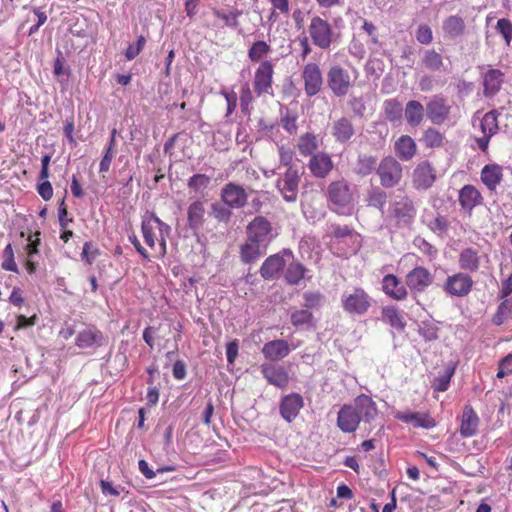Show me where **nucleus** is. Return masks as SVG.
Listing matches in <instances>:
<instances>
[{
    "label": "nucleus",
    "mask_w": 512,
    "mask_h": 512,
    "mask_svg": "<svg viewBox=\"0 0 512 512\" xmlns=\"http://www.w3.org/2000/svg\"><path fill=\"white\" fill-rule=\"evenodd\" d=\"M304 407V399L299 393L292 392L281 397L279 402V413L287 422L292 423Z\"/></svg>",
    "instance_id": "nucleus-16"
},
{
    "label": "nucleus",
    "mask_w": 512,
    "mask_h": 512,
    "mask_svg": "<svg viewBox=\"0 0 512 512\" xmlns=\"http://www.w3.org/2000/svg\"><path fill=\"white\" fill-rule=\"evenodd\" d=\"M153 216V212L146 211L142 216L141 222V231L144 238L145 243L153 248L155 246V233L154 230L156 228V223L151 219Z\"/></svg>",
    "instance_id": "nucleus-40"
},
{
    "label": "nucleus",
    "mask_w": 512,
    "mask_h": 512,
    "mask_svg": "<svg viewBox=\"0 0 512 512\" xmlns=\"http://www.w3.org/2000/svg\"><path fill=\"white\" fill-rule=\"evenodd\" d=\"M205 207L204 202L195 200L187 208V225L190 230L197 233L204 224Z\"/></svg>",
    "instance_id": "nucleus-26"
},
{
    "label": "nucleus",
    "mask_w": 512,
    "mask_h": 512,
    "mask_svg": "<svg viewBox=\"0 0 512 512\" xmlns=\"http://www.w3.org/2000/svg\"><path fill=\"white\" fill-rule=\"evenodd\" d=\"M433 282V276L428 269L417 266L406 275V284L414 293H422Z\"/></svg>",
    "instance_id": "nucleus-19"
},
{
    "label": "nucleus",
    "mask_w": 512,
    "mask_h": 512,
    "mask_svg": "<svg viewBox=\"0 0 512 512\" xmlns=\"http://www.w3.org/2000/svg\"><path fill=\"white\" fill-rule=\"evenodd\" d=\"M378 415L374 400L366 395H358L353 403L344 404L337 413V427L343 433H354L361 421L370 424Z\"/></svg>",
    "instance_id": "nucleus-1"
},
{
    "label": "nucleus",
    "mask_w": 512,
    "mask_h": 512,
    "mask_svg": "<svg viewBox=\"0 0 512 512\" xmlns=\"http://www.w3.org/2000/svg\"><path fill=\"white\" fill-rule=\"evenodd\" d=\"M261 373L266 381L279 389H286L290 377L288 371L281 365L272 363H263L260 366Z\"/></svg>",
    "instance_id": "nucleus-17"
},
{
    "label": "nucleus",
    "mask_w": 512,
    "mask_h": 512,
    "mask_svg": "<svg viewBox=\"0 0 512 512\" xmlns=\"http://www.w3.org/2000/svg\"><path fill=\"white\" fill-rule=\"evenodd\" d=\"M412 426L414 428L431 429L436 426L435 420L428 414L415 412Z\"/></svg>",
    "instance_id": "nucleus-61"
},
{
    "label": "nucleus",
    "mask_w": 512,
    "mask_h": 512,
    "mask_svg": "<svg viewBox=\"0 0 512 512\" xmlns=\"http://www.w3.org/2000/svg\"><path fill=\"white\" fill-rule=\"evenodd\" d=\"M473 284V279L469 274L459 272L447 277L443 290L451 296L464 297L471 292Z\"/></svg>",
    "instance_id": "nucleus-12"
},
{
    "label": "nucleus",
    "mask_w": 512,
    "mask_h": 512,
    "mask_svg": "<svg viewBox=\"0 0 512 512\" xmlns=\"http://www.w3.org/2000/svg\"><path fill=\"white\" fill-rule=\"evenodd\" d=\"M414 244L423 254L427 255L430 259L436 258L438 253L437 249L424 238L417 237L414 240Z\"/></svg>",
    "instance_id": "nucleus-64"
},
{
    "label": "nucleus",
    "mask_w": 512,
    "mask_h": 512,
    "mask_svg": "<svg viewBox=\"0 0 512 512\" xmlns=\"http://www.w3.org/2000/svg\"><path fill=\"white\" fill-rule=\"evenodd\" d=\"M422 64L426 69L434 72L441 71L444 68L442 55L434 49H428L423 52Z\"/></svg>",
    "instance_id": "nucleus-43"
},
{
    "label": "nucleus",
    "mask_w": 512,
    "mask_h": 512,
    "mask_svg": "<svg viewBox=\"0 0 512 512\" xmlns=\"http://www.w3.org/2000/svg\"><path fill=\"white\" fill-rule=\"evenodd\" d=\"M99 255L100 250L94 247L91 242L87 241L83 244L81 258L87 264L91 265Z\"/></svg>",
    "instance_id": "nucleus-62"
},
{
    "label": "nucleus",
    "mask_w": 512,
    "mask_h": 512,
    "mask_svg": "<svg viewBox=\"0 0 512 512\" xmlns=\"http://www.w3.org/2000/svg\"><path fill=\"white\" fill-rule=\"evenodd\" d=\"M301 174L296 166H290L276 181V188L288 203H295L298 198Z\"/></svg>",
    "instance_id": "nucleus-7"
},
{
    "label": "nucleus",
    "mask_w": 512,
    "mask_h": 512,
    "mask_svg": "<svg viewBox=\"0 0 512 512\" xmlns=\"http://www.w3.org/2000/svg\"><path fill=\"white\" fill-rule=\"evenodd\" d=\"M297 147L302 156H312L319 147L317 137L307 132L299 137Z\"/></svg>",
    "instance_id": "nucleus-42"
},
{
    "label": "nucleus",
    "mask_w": 512,
    "mask_h": 512,
    "mask_svg": "<svg viewBox=\"0 0 512 512\" xmlns=\"http://www.w3.org/2000/svg\"><path fill=\"white\" fill-rule=\"evenodd\" d=\"M393 215L397 219L398 223H411L416 215V209L413 202L408 198L396 202L393 209Z\"/></svg>",
    "instance_id": "nucleus-33"
},
{
    "label": "nucleus",
    "mask_w": 512,
    "mask_h": 512,
    "mask_svg": "<svg viewBox=\"0 0 512 512\" xmlns=\"http://www.w3.org/2000/svg\"><path fill=\"white\" fill-rule=\"evenodd\" d=\"M220 198L231 209H241L247 204L248 194L241 185L229 182L222 187Z\"/></svg>",
    "instance_id": "nucleus-14"
},
{
    "label": "nucleus",
    "mask_w": 512,
    "mask_h": 512,
    "mask_svg": "<svg viewBox=\"0 0 512 512\" xmlns=\"http://www.w3.org/2000/svg\"><path fill=\"white\" fill-rule=\"evenodd\" d=\"M480 419L471 405H466L461 416V425L459 433L464 438H470L476 435Z\"/></svg>",
    "instance_id": "nucleus-24"
},
{
    "label": "nucleus",
    "mask_w": 512,
    "mask_h": 512,
    "mask_svg": "<svg viewBox=\"0 0 512 512\" xmlns=\"http://www.w3.org/2000/svg\"><path fill=\"white\" fill-rule=\"evenodd\" d=\"M108 337L95 325H88L80 330L75 337V346L92 355L108 344Z\"/></svg>",
    "instance_id": "nucleus-3"
},
{
    "label": "nucleus",
    "mask_w": 512,
    "mask_h": 512,
    "mask_svg": "<svg viewBox=\"0 0 512 512\" xmlns=\"http://www.w3.org/2000/svg\"><path fill=\"white\" fill-rule=\"evenodd\" d=\"M367 201L369 206L383 209L387 202V194L379 187L372 188L368 193Z\"/></svg>",
    "instance_id": "nucleus-53"
},
{
    "label": "nucleus",
    "mask_w": 512,
    "mask_h": 512,
    "mask_svg": "<svg viewBox=\"0 0 512 512\" xmlns=\"http://www.w3.org/2000/svg\"><path fill=\"white\" fill-rule=\"evenodd\" d=\"M403 114L409 126L418 127L422 123L426 112L421 102L410 100L406 103Z\"/></svg>",
    "instance_id": "nucleus-31"
},
{
    "label": "nucleus",
    "mask_w": 512,
    "mask_h": 512,
    "mask_svg": "<svg viewBox=\"0 0 512 512\" xmlns=\"http://www.w3.org/2000/svg\"><path fill=\"white\" fill-rule=\"evenodd\" d=\"M510 311V300L505 298L497 307V311L492 319L493 323L500 326L505 321L512 319Z\"/></svg>",
    "instance_id": "nucleus-52"
},
{
    "label": "nucleus",
    "mask_w": 512,
    "mask_h": 512,
    "mask_svg": "<svg viewBox=\"0 0 512 512\" xmlns=\"http://www.w3.org/2000/svg\"><path fill=\"white\" fill-rule=\"evenodd\" d=\"M465 27L464 19L458 15L447 17L442 24L443 32L450 39L462 36L465 32Z\"/></svg>",
    "instance_id": "nucleus-34"
},
{
    "label": "nucleus",
    "mask_w": 512,
    "mask_h": 512,
    "mask_svg": "<svg viewBox=\"0 0 512 512\" xmlns=\"http://www.w3.org/2000/svg\"><path fill=\"white\" fill-rule=\"evenodd\" d=\"M327 86L336 97L347 95L352 87L349 72L339 64L332 65L327 72Z\"/></svg>",
    "instance_id": "nucleus-8"
},
{
    "label": "nucleus",
    "mask_w": 512,
    "mask_h": 512,
    "mask_svg": "<svg viewBox=\"0 0 512 512\" xmlns=\"http://www.w3.org/2000/svg\"><path fill=\"white\" fill-rule=\"evenodd\" d=\"M382 288L386 295L395 300H403L407 296L405 286L394 274H387L383 277Z\"/></svg>",
    "instance_id": "nucleus-29"
},
{
    "label": "nucleus",
    "mask_w": 512,
    "mask_h": 512,
    "mask_svg": "<svg viewBox=\"0 0 512 512\" xmlns=\"http://www.w3.org/2000/svg\"><path fill=\"white\" fill-rule=\"evenodd\" d=\"M247 238L268 248L270 243L278 235L274 231L271 222L264 216H256L246 228Z\"/></svg>",
    "instance_id": "nucleus-5"
},
{
    "label": "nucleus",
    "mask_w": 512,
    "mask_h": 512,
    "mask_svg": "<svg viewBox=\"0 0 512 512\" xmlns=\"http://www.w3.org/2000/svg\"><path fill=\"white\" fill-rule=\"evenodd\" d=\"M495 29L503 37L505 44L510 46L512 41V22L508 18H501L497 21Z\"/></svg>",
    "instance_id": "nucleus-56"
},
{
    "label": "nucleus",
    "mask_w": 512,
    "mask_h": 512,
    "mask_svg": "<svg viewBox=\"0 0 512 512\" xmlns=\"http://www.w3.org/2000/svg\"><path fill=\"white\" fill-rule=\"evenodd\" d=\"M290 353L289 344L284 339H276L265 343L262 347V354L269 361H279Z\"/></svg>",
    "instance_id": "nucleus-25"
},
{
    "label": "nucleus",
    "mask_w": 512,
    "mask_h": 512,
    "mask_svg": "<svg viewBox=\"0 0 512 512\" xmlns=\"http://www.w3.org/2000/svg\"><path fill=\"white\" fill-rule=\"evenodd\" d=\"M292 257L293 253L290 249H282L280 252L270 255L262 263L259 273L264 280H273L283 271L286 261L284 257Z\"/></svg>",
    "instance_id": "nucleus-10"
},
{
    "label": "nucleus",
    "mask_w": 512,
    "mask_h": 512,
    "mask_svg": "<svg viewBox=\"0 0 512 512\" xmlns=\"http://www.w3.org/2000/svg\"><path fill=\"white\" fill-rule=\"evenodd\" d=\"M341 304L348 314L364 315L372 305V298L363 288L355 287L351 292L342 294Z\"/></svg>",
    "instance_id": "nucleus-4"
},
{
    "label": "nucleus",
    "mask_w": 512,
    "mask_h": 512,
    "mask_svg": "<svg viewBox=\"0 0 512 512\" xmlns=\"http://www.w3.org/2000/svg\"><path fill=\"white\" fill-rule=\"evenodd\" d=\"M253 102V95L248 84H245L240 91V107L241 111L249 115L251 110V104Z\"/></svg>",
    "instance_id": "nucleus-60"
},
{
    "label": "nucleus",
    "mask_w": 512,
    "mask_h": 512,
    "mask_svg": "<svg viewBox=\"0 0 512 512\" xmlns=\"http://www.w3.org/2000/svg\"><path fill=\"white\" fill-rule=\"evenodd\" d=\"M394 151L401 161H410L417 152V145L411 136L402 135L396 140Z\"/></svg>",
    "instance_id": "nucleus-27"
},
{
    "label": "nucleus",
    "mask_w": 512,
    "mask_h": 512,
    "mask_svg": "<svg viewBox=\"0 0 512 512\" xmlns=\"http://www.w3.org/2000/svg\"><path fill=\"white\" fill-rule=\"evenodd\" d=\"M306 268L299 262H291L285 272V281L290 285H298L305 277Z\"/></svg>",
    "instance_id": "nucleus-45"
},
{
    "label": "nucleus",
    "mask_w": 512,
    "mask_h": 512,
    "mask_svg": "<svg viewBox=\"0 0 512 512\" xmlns=\"http://www.w3.org/2000/svg\"><path fill=\"white\" fill-rule=\"evenodd\" d=\"M436 180L435 169L429 161L420 162L412 174L413 187L417 190L429 189Z\"/></svg>",
    "instance_id": "nucleus-18"
},
{
    "label": "nucleus",
    "mask_w": 512,
    "mask_h": 512,
    "mask_svg": "<svg viewBox=\"0 0 512 512\" xmlns=\"http://www.w3.org/2000/svg\"><path fill=\"white\" fill-rule=\"evenodd\" d=\"M25 312L16 315L15 330H23L35 326L39 321L38 310L27 306Z\"/></svg>",
    "instance_id": "nucleus-39"
},
{
    "label": "nucleus",
    "mask_w": 512,
    "mask_h": 512,
    "mask_svg": "<svg viewBox=\"0 0 512 512\" xmlns=\"http://www.w3.org/2000/svg\"><path fill=\"white\" fill-rule=\"evenodd\" d=\"M449 225L447 218L442 215H438L427 224L428 228L439 236L447 233Z\"/></svg>",
    "instance_id": "nucleus-58"
},
{
    "label": "nucleus",
    "mask_w": 512,
    "mask_h": 512,
    "mask_svg": "<svg viewBox=\"0 0 512 512\" xmlns=\"http://www.w3.org/2000/svg\"><path fill=\"white\" fill-rule=\"evenodd\" d=\"M213 14L223 20L226 26L237 28L239 26L238 18L242 15V11L234 9L227 13L222 10H214Z\"/></svg>",
    "instance_id": "nucleus-51"
},
{
    "label": "nucleus",
    "mask_w": 512,
    "mask_h": 512,
    "mask_svg": "<svg viewBox=\"0 0 512 512\" xmlns=\"http://www.w3.org/2000/svg\"><path fill=\"white\" fill-rule=\"evenodd\" d=\"M458 201L464 212L471 214L473 209L483 203V196L473 185H464L459 190Z\"/></svg>",
    "instance_id": "nucleus-22"
},
{
    "label": "nucleus",
    "mask_w": 512,
    "mask_h": 512,
    "mask_svg": "<svg viewBox=\"0 0 512 512\" xmlns=\"http://www.w3.org/2000/svg\"><path fill=\"white\" fill-rule=\"evenodd\" d=\"M267 248L256 242H251L249 238L240 246V258L244 264H251L265 255Z\"/></svg>",
    "instance_id": "nucleus-30"
},
{
    "label": "nucleus",
    "mask_w": 512,
    "mask_h": 512,
    "mask_svg": "<svg viewBox=\"0 0 512 512\" xmlns=\"http://www.w3.org/2000/svg\"><path fill=\"white\" fill-rule=\"evenodd\" d=\"M459 266L461 269L476 272L480 267V257L477 250L465 248L459 254Z\"/></svg>",
    "instance_id": "nucleus-36"
},
{
    "label": "nucleus",
    "mask_w": 512,
    "mask_h": 512,
    "mask_svg": "<svg viewBox=\"0 0 512 512\" xmlns=\"http://www.w3.org/2000/svg\"><path fill=\"white\" fill-rule=\"evenodd\" d=\"M273 74V64L268 60L262 61L255 71L253 81L254 91L257 96L272 94Z\"/></svg>",
    "instance_id": "nucleus-13"
},
{
    "label": "nucleus",
    "mask_w": 512,
    "mask_h": 512,
    "mask_svg": "<svg viewBox=\"0 0 512 512\" xmlns=\"http://www.w3.org/2000/svg\"><path fill=\"white\" fill-rule=\"evenodd\" d=\"M376 174L379 176L382 187L394 188L402 180L403 168L396 158L386 156L378 164Z\"/></svg>",
    "instance_id": "nucleus-6"
},
{
    "label": "nucleus",
    "mask_w": 512,
    "mask_h": 512,
    "mask_svg": "<svg viewBox=\"0 0 512 512\" xmlns=\"http://www.w3.org/2000/svg\"><path fill=\"white\" fill-rule=\"evenodd\" d=\"M147 42V39L145 36L140 35L138 36L135 44H130L127 49L124 52V56L126 60L131 61L135 59L140 52L143 50L145 44Z\"/></svg>",
    "instance_id": "nucleus-59"
},
{
    "label": "nucleus",
    "mask_w": 512,
    "mask_h": 512,
    "mask_svg": "<svg viewBox=\"0 0 512 512\" xmlns=\"http://www.w3.org/2000/svg\"><path fill=\"white\" fill-rule=\"evenodd\" d=\"M298 116L295 112L286 109L285 114L281 117V125L284 130H286L289 134L296 133Z\"/></svg>",
    "instance_id": "nucleus-57"
},
{
    "label": "nucleus",
    "mask_w": 512,
    "mask_h": 512,
    "mask_svg": "<svg viewBox=\"0 0 512 512\" xmlns=\"http://www.w3.org/2000/svg\"><path fill=\"white\" fill-rule=\"evenodd\" d=\"M331 134L337 143L345 145L350 143L354 137L355 128L352 121L343 116L333 122Z\"/></svg>",
    "instance_id": "nucleus-23"
},
{
    "label": "nucleus",
    "mask_w": 512,
    "mask_h": 512,
    "mask_svg": "<svg viewBox=\"0 0 512 512\" xmlns=\"http://www.w3.org/2000/svg\"><path fill=\"white\" fill-rule=\"evenodd\" d=\"M382 320L398 331H402L406 327V320L402 312L395 306H386L382 308Z\"/></svg>",
    "instance_id": "nucleus-35"
},
{
    "label": "nucleus",
    "mask_w": 512,
    "mask_h": 512,
    "mask_svg": "<svg viewBox=\"0 0 512 512\" xmlns=\"http://www.w3.org/2000/svg\"><path fill=\"white\" fill-rule=\"evenodd\" d=\"M327 198L331 209L340 215H349L353 210V197L350 187L345 181H335L329 184Z\"/></svg>",
    "instance_id": "nucleus-2"
},
{
    "label": "nucleus",
    "mask_w": 512,
    "mask_h": 512,
    "mask_svg": "<svg viewBox=\"0 0 512 512\" xmlns=\"http://www.w3.org/2000/svg\"><path fill=\"white\" fill-rule=\"evenodd\" d=\"M309 34L313 44L323 50L328 49L332 42L331 25L319 16H314L309 25Z\"/></svg>",
    "instance_id": "nucleus-9"
},
{
    "label": "nucleus",
    "mask_w": 512,
    "mask_h": 512,
    "mask_svg": "<svg viewBox=\"0 0 512 512\" xmlns=\"http://www.w3.org/2000/svg\"><path fill=\"white\" fill-rule=\"evenodd\" d=\"M504 73L500 69L490 68L482 74L483 96L492 98L501 90Z\"/></svg>",
    "instance_id": "nucleus-21"
},
{
    "label": "nucleus",
    "mask_w": 512,
    "mask_h": 512,
    "mask_svg": "<svg viewBox=\"0 0 512 512\" xmlns=\"http://www.w3.org/2000/svg\"><path fill=\"white\" fill-rule=\"evenodd\" d=\"M211 214L218 221L222 223H228L233 215L232 209L226 206L224 203H212Z\"/></svg>",
    "instance_id": "nucleus-50"
},
{
    "label": "nucleus",
    "mask_w": 512,
    "mask_h": 512,
    "mask_svg": "<svg viewBox=\"0 0 512 512\" xmlns=\"http://www.w3.org/2000/svg\"><path fill=\"white\" fill-rule=\"evenodd\" d=\"M500 113L493 109L484 114L480 121V130L483 134H489V136H494L499 131L498 125V117Z\"/></svg>",
    "instance_id": "nucleus-41"
},
{
    "label": "nucleus",
    "mask_w": 512,
    "mask_h": 512,
    "mask_svg": "<svg viewBox=\"0 0 512 512\" xmlns=\"http://www.w3.org/2000/svg\"><path fill=\"white\" fill-rule=\"evenodd\" d=\"M291 324L296 328L314 326V316L308 309L295 310L290 315Z\"/></svg>",
    "instance_id": "nucleus-46"
},
{
    "label": "nucleus",
    "mask_w": 512,
    "mask_h": 512,
    "mask_svg": "<svg viewBox=\"0 0 512 512\" xmlns=\"http://www.w3.org/2000/svg\"><path fill=\"white\" fill-rule=\"evenodd\" d=\"M454 373L455 366H447L443 372H440L437 376L434 377L431 383V387L433 388V390L437 392L447 391Z\"/></svg>",
    "instance_id": "nucleus-44"
},
{
    "label": "nucleus",
    "mask_w": 512,
    "mask_h": 512,
    "mask_svg": "<svg viewBox=\"0 0 512 512\" xmlns=\"http://www.w3.org/2000/svg\"><path fill=\"white\" fill-rule=\"evenodd\" d=\"M481 181L488 190L494 191L503 178L502 168L498 164H487L481 170Z\"/></svg>",
    "instance_id": "nucleus-32"
},
{
    "label": "nucleus",
    "mask_w": 512,
    "mask_h": 512,
    "mask_svg": "<svg viewBox=\"0 0 512 512\" xmlns=\"http://www.w3.org/2000/svg\"><path fill=\"white\" fill-rule=\"evenodd\" d=\"M383 113L389 122L400 123L403 118V107L399 100L390 98L383 102Z\"/></svg>",
    "instance_id": "nucleus-37"
},
{
    "label": "nucleus",
    "mask_w": 512,
    "mask_h": 512,
    "mask_svg": "<svg viewBox=\"0 0 512 512\" xmlns=\"http://www.w3.org/2000/svg\"><path fill=\"white\" fill-rule=\"evenodd\" d=\"M451 107L443 95H434L426 103V116L434 125H442L450 115Z\"/></svg>",
    "instance_id": "nucleus-11"
},
{
    "label": "nucleus",
    "mask_w": 512,
    "mask_h": 512,
    "mask_svg": "<svg viewBox=\"0 0 512 512\" xmlns=\"http://www.w3.org/2000/svg\"><path fill=\"white\" fill-rule=\"evenodd\" d=\"M211 182V178L206 174H194L187 181V186L189 189L193 190L196 193H201L205 189L208 188Z\"/></svg>",
    "instance_id": "nucleus-49"
},
{
    "label": "nucleus",
    "mask_w": 512,
    "mask_h": 512,
    "mask_svg": "<svg viewBox=\"0 0 512 512\" xmlns=\"http://www.w3.org/2000/svg\"><path fill=\"white\" fill-rule=\"evenodd\" d=\"M304 91L308 97L317 95L323 86V76L317 63H307L302 70Z\"/></svg>",
    "instance_id": "nucleus-15"
},
{
    "label": "nucleus",
    "mask_w": 512,
    "mask_h": 512,
    "mask_svg": "<svg viewBox=\"0 0 512 512\" xmlns=\"http://www.w3.org/2000/svg\"><path fill=\"white\" fill-rule=\"evenodd\" d=\"M308 168L315 178L324 179L333 170L334 163L328 153L318 152L311 156Z\"/></svg>",
    "instance_id": "nucleus-20"
},
{
    "label": "nucleus",
    "mask_w": 512,
    "mask_h": 512,
    "mask_svg": "<svg viewBox=\"0 0 512 512\" xmlns=\"http://www.w3.org/2000/svg\"><path fill=\"white\" fill-rule=\"evenodd\" d=\"M331 236L337 241L351 243L353 251L359 248L358 238L359 234L348 225L332 224L329 228Z\"/></svg>",
    "instance_id": "nucleus-28"
},
{
    "label": "nucleus",
    "mask_w": 512,
    "mask_h": 512,
    "mask_svg": "<svg viewBox=\"0 0 512 512\" xmlns=\"http://www.w3.org/2000/svg\"><path fill=\"white\" fill-rule=\"evenodd\" d=\"M377 158L373 155L360 153L357 157L354 172L359 176H367L377 169Z\"/></svg>",
    "instance_id": "nucleus-38"
},
{
    "label": "nucleus",
    "mask_w": 512,
    "mask_h": 512,
    "mask_svg": "<svg viewBox=\"0 0 512 512\" xmlns=\"http://www.w3.org/2000/svg\"><path fill=\"white\" fill-rule=\"evenodd\" d=\"M270 52V46L265 41H256L248 50V57L252 62H258Z\"/></svg>",
    "instance_id": "nucleus-54"
},
{
    "label": "nucleus",
    "mask_w": 512,
    "mask_h": 512,
    "mask_svg": "<svg viewBox=\"0 0 512 512\" xmlns=\"http://www.w3.org/2000/svg\"><path fill=\"white\" fill-rule=\"evenodd\" d=\"M421 140L426 148H437L442 146L444 136L437 129L429 127L424 131Z\"/></svg>",
    "instance_id": "nucleus-48"
},
{
    "label": "nucleus",
    "mask_w": 512,
    "mask_h": 512,
    "mask_svg": "<svg viewBox=\"0 0 512 512\" xmlns=\"http://www.w3.org/2000/svg\"><path fill=\"white\" fill-rule=\"evenodd\" d=\"M439 327L433 320H423L418 325L419 335L427 342L435 341L438 339Z\"/></svg>",
    "instance_id": "nucleus-47"
},
{
    "label": "nucleus",
    "mask_w": 512,
    "mask_h": 512,
    "mask_svg": "<svg viewBox=\"0 0 512 512\" xmlns=\"http://www.w3.org/2000/svg\"><path fill=\"white\" fill-rule=\"evenodd\" d=\"M304 307L307 309H318L324 303V295L320 292L306 291L303 293Z\"/></svg>",
    "instance_id": "nucleus-55"
},
{
    "label": "nucleus",
    "mask_w": 512,
    "mask_h": 512,
    "mask_svg": "<svg viewBox=\"0 0 512 512\" xmlns=\"http://www.w3.org/2000/svg\"><path fill=\"white\" fill-rule=\"evenodd\" d=\"M416 40L424 45H428L433 40V32L430 26L427 24H421L416 30Z\"/></svg>",
    "instance_id": "nucleus-63"
}]
</instances>
